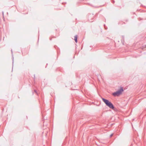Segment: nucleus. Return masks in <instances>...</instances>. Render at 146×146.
Returning a JSON list of instances; mask_svg holds the SVG:
<instances>
[{
    "instance_id": "obj_1",
    "label": "nucleus",
    "mask_w": 146,
    "mask_h": 146,
    "mask_svg": "<svg viewBox=\"0 0 146 146\" xmlns=\"http://www.w3.org/2000/svg\"><path fill=\"white\" fill-rule=\"evenodd\" d=\"M103 101L105 104L106 105L111 109H113L114 107L113 104L108 100L104 98H102Z\"/></svg>"
},
{
    "instance_id": "obj_2",
    "label": "nucleus",
    "mask_w": 146,
    "mask_h": 146,
    "mask_svg": "<svg viewBox=\"0 0 146 146\" xmlns=\"http://www.w3.org/2000/svg\"><path fill=\"white\" fill-rule=\"evenodd\" d=\"M123 91V89L122 87H121L116 92H113L112 95L114 96H118L121 94L122 92Z\"/></svg>"
},
{
    "instance_id": "obj_3",
    "label": "nucleus",
    "mask_w": 146,
    "mask_h": 146,
    "mask_svg": "<svg viewBox=\"0 0 146 146\" xmlns=\"http://www.w3.org/2000/svg\"><path fill=\"white\" fill-rule=\"evenodd\" d=\"M94 18V16L93 15V14H90L88 16V18L89 21L90 22H92L93 21H92Z\"/></svg>"
},
{
    "instance_id": "obj_4",
    "label": "nucleus",
    "mask_w": 146,
    "mask_h": 146,
    "mask_svg": "<svg viewBox=\"0 0 146 146\" xmlns=\"http://www.w3.org/2000/svg\"><path fill=\"white\" fill-rule=\"evenodd\" d=\"M74 40L77 43V35H76L74 36Z\"/></svg>"
},
{
    "instance_id": "obj_5",
    "label": "nucleus",
    "mask_w": 146,
    "mask_h": 146,
    "mask_svg": "<svg viewBox=\"0 0 146 146\" xmlns=\"http://www.w3.org/2000/svg\"><path fill=\"white\" fill-rule=\"evenodd\" d=\"M122 39H121V41L122 42H123L124 41V36H122Z\"/></svg>"
},
{
    "instance_id": "obj_6",
    "label": "nucleus",
    "mask_w": 146,
    "mask_h": 146,
    "mask_svg": "<svg viewBox=\"0 0 146 146\" xmlns=\"http://www.w3.org/2000/svg\"><path fill=\"white\" fill-rule=\"evenodd\" d=\"M12 63H13L12 68H13V62H14V57H13V56H12Z\"/></svg>"
},
{
    "instance_id": "obj_7",
    "label": "nucleus",
    "mask_w": 146,
    "mask_h": 146,
    "mask_svg": "<svg viewBox=\"0 0 146 146\" xmlns=\"http://www.w3.org/2000/svg\"><path fill=\"white\" fill-rule=\"evenodd\" d=\"M113 135V134H111L110 135V137H112Z\"/></svg>"
},
{
    "instance_id": "obj_8",
    "label": "nucleus",
    "mask_w": 146,
    "mask_h": 146,
    "mask_svg": "<svg viewBox=\"0 0 146 146\" xmlns=\"http://www.w3.org/2000/svg\"><path fill=\"white\" fill-rule=\"evenodd\" d=\"M34 92L36 93L37 94V91L36 90H34Z\"/></svg>"
},
{
    "instance_id": "obj_9",
    "label": "nucleus",
    "mask_w": 146,
    "mask_h": 146,
    "mask_svg": "<svg viewBox=\"0 0 146 146\" xmlns=\"http://www.w3.org/2000/svg\"><path fill=\"white\" fill-rule=\"evenodd\" d=\"M2 13L3 14V17L4 16V12L3 11L2 12Z\"/></svg>"
},
{
    "instance_id": "obj_10",
    "label": "nucleus",
    "mask_w": 146,
    "mask_h": 146,
    "mask_svg": "<svg viewBox=\"0 0 146 146\" xmlns=\"http://www.w3.org/2000/svg\"><path fill=\"white\" fill-rule=\"evenodd\" d=\"M111 2L113 3H114L115 1H113V0H111Z\"/></svg>"
},
{
    "instance_id": "obj_11",
    "label": "nucleus",
    "mask_w": 146,
    "mask_h": 146,
    "mask_svg": "<svg viewBox=\"0 0 146 146\" xmlns=\"http://www.w3.org/2000/svg\"><path fill=\"white\" fill-rule=\"evenodd\" d=\"M104 25V27H105V29H107V27H105V25Z\"/></svg>"
},
{
    "instance_id": "obj_12",
    "label": "nucleus",
    "mask_w": 146,
    "mask_h": 146,
    "mask_svg": "<svg viewBox=\"0 0 146 146\" xmlns=\"http://www.w3.org/2000/svg\"><path fill=\"white\" fill-rule=\"evenodd\" d=\"M11 52L12 53V50H11Z\"/></svg>"
}]
</instances>
